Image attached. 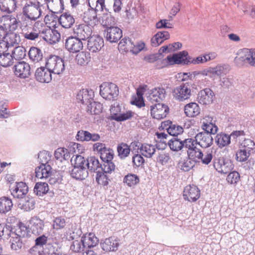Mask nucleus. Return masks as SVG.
Instances as JSON below:
<instances>
[{
    "mask_svg": "<svg viewBox=\"0 0 255 255\" xmlns=\"http://www.w3.org/2000/svg\"><path fill=\"white\" fill-rule=\"evenodd\" d=\"M29 233L28 228L22 223L13 228L5 225L2 230L0 239L2 237L3 239H9L11 249L16 251L20 249L25 244Z\"/></svg>",
    "mask_w": 255,
    "mask_h": 255,
    "instance_id": "obj_1",
    "label": "nucleus"
},
{
    "mask_svg": "<svg viewBox=\"0 0 255 255\" xmlns=\"http://www.w3.org/2000/svg\"><path fill=\"white\" fill-rule=\"evenodd\" d=\"M45 66L53 74L60 75L65 70L63 60L59 56L51 55L46 59Z\"/></svg>",
    "mask_w": 255,
    "mask_h": 255,
    "instance_id": "obj_2",
    "label": "nucleus"
},
{
    "mask_svg": "<svg viewBox=\"0 0 255 255\" xmlns=\"http://www.w3.org/2000/svg\"><path fill=\"white\" fill-rule=\"evenodd\" d=\"M192 86L191 82H186L175 87L173 91V96L175 100L183 102L190 98L191 95V88Z\"/></svg>",
    "mask_w": 255,
    "mask_h": 255,
    "instance_id": "obj_3",
    "label": "nucleus"
},
{
    "mask_svg": "<svg viewBox=\"0 0 255 255\" xmlns=\"http://www.w3.org/2000/svg\"><path fill=\"white\" fill-rule=\"evenodd\" d=\"M100 94L106 100H115L119 95V88L113 83H103L100 86Z\"/></svg>",
    "mask_w": 255,
    "mask_h": 255,
    "instance_id": "obj_4",
    "label": "nucleus"
},
{
    "mask_svg": "<svg viewBox=\"0 0 255 255\" xmlns=\"http://www.w3.org/2000/svg\"><path fill=\"white\" fill-rule=\"evenodd\" d=\"M39 4L38 2L36 3L32 2L27 3L23 8V15L32 20H36L42 13Z\"/></svg>",
    "mask_w": 255,
    "mask_h": 255,
    "instance_id": "obj_5",
    "label": "nucleus"
},
{
    "mask_svg": "<svg viewBox=\"0 0 255 255\" xmlns=\"http://www.w3.org/2000/svg\"><path fill=\"white\" fill-rule=\"evenodd\" d=\"M104 36L107 41L116 43L122 37V30L117 26L107 27L104 30Z\"/></svg>",
    "mask_w": 255,
    "mask_h": 255,
    "instance_id": "obj_6",
    "label": "nucleus"
},
{
    "mask_svg": "<svg viewBox=\"0 0 255 255\" xmlns=\"http://www.w3.org/2000/svg\"><path fill=\"white\" fill-rule=\"evenodd\" d=\"M81 232V231H79V234L78 233L75 234V232H73L70 233L68 237L69 240H73L71 244L70 249L72 252L75 253H83L86 250L82 238H81L80 240H77V239L79 238Z\"/></svg>",
    "mask_w": 255,
    "mask_h": 255,
    "instance_id": "obj_7",
    "label": "nucleus"
},
{
    "mask_svg": "<svg viewBox=\"0 0 255 255\" xmlns=\"http://www.w3.org/2000/svg\"><path fill=\"white\" fill-rule=\"evenodd\" d=\"M14 69L15 75L21 79L28 78L31 75L29 64L23 61L17 62L14 66Z\"/></svg>",
    "mask_w": 255,
    "mask_h": 255,
    "instance_id": "obj_8",
    "label": "nucleus"
},
{
    "mask_svg": "<svg viewBox=\"0 0 255 255\" xmlns=\"http://www.w3.org/2000/svg\"><path fill=\"white\" fill-rule=\"evenodd\" d=\"M214 167L218 172L227 174L233 169V164L231 160L222 157L214 162Z\"/></svg>",
    "mask_w": 255,
    "mask_h": 255,
    "instance_id": "obj_9",
    "label": "nucleus"
},
{
    "mask_svg": "<svg viewBox=\"0 0 255 255\" xmlns=\"http://www.w3.org/2000/svg\"><path fill=\"white\" fill-rule=\"evenodd\" d=\"M169 112L167 106L158 103L150 106L151 116L154 119L160 120L165 118Z\"/></svg>",
    "mask_w": 255,
    "mask_h": 255,
    "instance_id": "obj_10",
    "label": "nucleus"
},
{
    "mask_svg": "<svg viewBox=\"0 0 255 255\" xmlns=\"http://www.w3.org/2000/svg\"><path fill=\"white\" fill-rule=\"evenodd\" d=\"M166 95V90L163 87H155L148 91L147 100L151 103H159L163 101Z\"/></svg>",
    "mask_w": 255,
    "mask_h": 255,
    "instance_id": "obj_11",
    "label": "nucleus"
},
{
    "mask_svg": "<svg viewBox=\"0 0 255 255\" xmlns=\"http://www.w3.org/2000/svg\"><path fill=\"white\" fill-rule=\"evenodd\" d=\"M239 57L236 59L246 62L252 66L255 67V49L244 48L240 52Z\"/></svg>",
    "mask_w": 255,
    "mask_h": 255,
    "instance_id": "obj_12",
    "label": "nucleus"
},
{
    "mask_svg": "<svg viewBox=\"0 0 255 255\" xmlns=\"http://www.w3.org/2000/svg\"><path fill=\"white\" fill-rule=\"evenodd\" d=\"M41 33L43 34V39L50 44L56 43L60 39V33L57 30L52 29L50 27L43 29Z\"/></svg>",
    "mask_w": 255,
    "mask_h": 255,
    "instance_id": "obj_13",
    "label": "nucleus"
},
{
    "mask_svg": "<svg viewBox=\"0 0 255 255\" xmlns=\"http://www.w3.org/2000/svg\"><path fill=\"white\" fill-rule=\"evenodd\" d=\"M65 46L66 49L70 52L77 53L82 49L83 47V42L75 36H70L65 41Z\"/></svg>",
    "mask_w": 255,
    "mask_h": 255,
    "instance_id": "obj_14",
    "label": "nucleus"
},
{
    "mask_svg": "<svg viewBox=\"0 0 255 255\" xmlns=\"http://www.w3.org/2000/svg\"><path fill=\"white\" fill-rule=\"evenodd\" d=\"M92 33L91 27L88 25L81 24L74 29L75 36L79 40L86 41L89 39Z\"/></svg>",
    "mask_w": 255,
    "mask_h": 255,
    "instance_id": "obj_15",
    "label": "nucleus"
},
{
    "mask_svg": "<svg viewBox=\"0 0 255 255\" xmlns=\"http://www.w3.org/2000/svg\"><path fill=\"white\" fill-rule=\"evenodd\" d=\"M200 196V191L196 186L190 185L184 188L183 191L184 199L190 202H195L199 198Z\"/></svg>",
    "mask_w": 255,
    "mask_h": 255,
    "instance_id": "obj_16",
    "label": "nucleus"
},
{
    "mask_svg": "<svg viewBox=\"0 0 255 255\" xmlns=\"http://www.w3.org/2000/svg\"><path fill=\"white\" fill-rule=\"evenodd\" d=\"M214 96V93L211 89L205 88L198 93L197 99L200 104L209 105L213 102Z\"/></svg>",
    "mask_w": 255,
    "mask_h": 255,
    "instance_id": "obj_17",
    "label": "nucleus"
},
{
    "mask_svg": "<svg viewBox=\"0 0 255 255\" xmlns=\"http://www.w3.org/2000/svg\"><path fill=\"white\" fill-rule=\"evenodd\" d=\"M195 140L197 144L203 148L210 147L213 143V138L209 132H200L196 134Z\"/></svg>",
    "mask_w": 255,
    "mask_h": 255,
    "instance_id": "obj_18",
    "label": "nucleus"
},
{
    "mask_svg": "<svg viewBox=\"0 0 255 255\" xmlns=\"http://www.w3.org/2000/svg\"><path fill=\"white\" fill-rule=\"evenodd\" d=\"M100 138L99 134L94 133H91L89 131L83 129L78 131L76 135V139L79 141H98Z\"/></svg>",
    "mask_w": 255,
    "mask_h": 255,
    "instance_id": "obj_19",
    "label": "nucleus"
},
{
    "mask_svg": "<svg viewBox=\"0 0 255 255\" xmlns=\"http://www.w3.org/2000/svg\"><path fill=\"white\" fill-rule=\"evenodd\" d=\"M36 79L41 83H49L52 80V73L46 67L38 68L35 73Z\"/></svg>",
    "mask_w": 255,
    "mask_h": 255,
    "instance_id": "obj_20",
    "label": "nucleus"
},
{
    "mask_svg": "<svg viewBox=\"0 0 255 255\" xmlns=\"http://www.w3.org/2000/svg\"><path fill=\"white\" fill-rule=\"evenodd\" d=\"M94 93L91 89H83L80 90L77 95V100L83 105L87 106L93 101Z\"/></svg>",
    "mask_w": 255,
    "mask_h": 255,
    "instance_id": "obj_21",
    "label": "nucleus"
},
{
    "mask_svg": "<svg viewBox=\"0 0 255 255\" xmlns=\"http://www.w3.org/2000/svg\"><path fill=\"white\" fill-rule=\"evenodd\" d=\"M100 15L101 13H97L93 8H89L84 13L83 20L88 25L93 26L99 22Z\"/></svg>",
    "mask_w": 255,
    "mask_h": 255,
    "instance_id": "obj_22",
    "label": "nucleus"
},
{
    "mask_svg": "<svg viewBox=\"0 0 255 255\" xmlns=\"http://www.w3.org/2000/svg\"><path fill=\"white\" fill-rule=\"evenodd\" d=\"M104 45V40L100 36L91 37L88 40V48L92 52L99 51Z\"/></svg>",
    "mask_w": 255,
    "mask_h": 255,
    "instance_id": "obj_23",
    "label": "nucleus"
},
{
    "mask_svg": "<svg viewBox=\"0 0 255 255\" xmlns=\"http://www.w3.org/2000/svg\"><path fill=\"white\" fill-rule=\"evenodd\" d=\"M28 191V188L25 183L20 182L16 183L15 186L11 189V195L14 198H23Z\"/></svg>",
    "mask_w": 255,
    "mask_h": 255,
    "instance_id": "obj_24",
    "label": "nucleus"
},
{
    "mask_svg": "<svg viewBox=\"0 0 255 255\" xmlns=\"http://www.w3.org/2000/svg\"><path fill=\"white\" fill-rule=\"evenodd\" d=\"M101 246L102 249L105 252H115L118 250L119 243L114 237H110L104 241H102Z\"/></svg>",
    "mask_w": 255,
    "mask_h": 255,
    "instance_id": "obj_25",
    "label": "nucleus"
},
{
    "mask_svg": "<svg viewBox=\"0 0 255 255\" xmlns=\"http://www.w3.org/2000/svg\"><path fill=\"white\" fill-rule=\"evenodd\" d=\"M0 23L3 25L4 28L9 29V30H14L17 27L16 19L11 15H2L1 17Z\"/></svg>",
    "mask_w": 255,
    "mask_h": 255,
    "instance_id": "obj_26",
    "label": "nucleus"
},
{
    "mask_svg": "<svg viewBox=\"0 0 255 255\" xmlns=\"http://www.w3.org/2000/svg\"><path fill=\"white\" fill-rule=\"evenodd\" d=\"M51 169L52 168L49 164H41L35 168V176L40 179L47 178L51 175Z\"/></svg>",
    "mask_w": 255,
    "mask_h": 255,
    "instance_id": "obj_27",
    "label": "nucleus"
},
{
    "mask_svg": "<svg viewBox=\"0 0 255 255\" xmlns=\"http://www.w3.org/2000/svg\"><path fill=\"white\" fill-rule=\"evenodd\" d=\"M99 18L101 24L105 28L114 26L116 24L115 17L112 15L111 12L108 9H106L104 13H101Z\"/></svg>",
    "mask_w": 255,
    "mask_h": 255,
    "instance_id": "obj_28",
    "label": "nucleus"
},
{
    "mask_svg": "<svg viewBox=\"0 0 255 255\" xmlns=\"http://www.w3.org/2000/svg\"><path fill=\"white\" fill-rule=\"evenodd\" d=\"M17 2V0H0V10L11 13L15 10Z\"/></svg>",
    "mask_w": 255,
    "mask_h": 255,
    "instance_id": "obj_29",
    "label": "nucleus"
},
{
    "mask_svg": "<svg viewBox=\"0 0 255 255\" xmlns=\"http://www.w3.org/2000/svg\"><path fill=\"white\" fill-rule=\"evenodd\" d=\"M3 41L6 44V48H8L10 47L16 46L20 41V38L18 34L10 32L6 34Z\"/></svg>",
    "mask_w": 255,
    "mask_h": 255,
    "instance_id": "obj_30",
    "label": "nucleus"
},
{
    "mask_svg": "<svg viewBox=\"0 0 255 255\" xmlns=\"http://www.w3.org/2000/svg\"><path fill=\"white\" fill-rule=\"evenodd\" d=\"M35 202L34 199L29 196L25 197L24 199L21 198L18 203L19 208L24 211H29L34 208Z\"/></svg>",
    "mask_w": 255,
    "mask_h": 255,
    "instance_id": "obj_31",
    "label": "nucleus"
},
{
    "mask_svg": "<svg viewBox=\"0 0 255 255\" xmlns=\"http://www.w3.org/2000/svg\"><path fill=\"white\" fill-rule=\"evenodd\" d=\"M71 177L76 180H83L88 176V171L85 168H81L73 165V168L69 170Z\"/></svg>",
    "mask_w": 255,
    "mask_h": 255,
    "instance_id": "obj_32",
    "label": "nucleus"
},
{
    "mask_svg": "<svg viewBox=\"0 0 255 255\" xmlns=\"http://www.w3.org/2000/svg\"><path fill=\"white\" fill-rule=\"evenodd\" d=\"M83 242L86 250L96 246L99 242L98 239L93 233L85 234L82 237Z\"/></svg>",
    "mask_w": 255,
    "mask_h": 255,
    "instance_id": "obj_33",
    "label": "nucleus"
},
{
    "mask_svg": "<svg viewBox=\"0 0 255 255\" xmlns=\"http://www.w3.org/2000/svg\"><path fill=\"white\" fill-rule=\"evenodd\" d=\"M59 22L63 27L69 28L73 25L75 20L70 13L65 12L60 15Z\"/></svg>",
    "mask_w": 255,
    "mask_h": 255,
    "instance_id": "obj_34",
    "label": "nucleus"
},
{
    "mask_svg": "<svg viewBox=\"0 0 255 255\" xmlns=\"http://www.w3.org/2000/svg\"><path fill=\"white\" fill-rule=\"evenodd\" d=\"M170 37L168 31H163L157 32L151 39L152 46L156 47Z\"/></svg>",
    "mask_w": 255,
    "mask_h": 255,
    "instance_id": "obj_35",
    "label": "nucleus"
},
{
    "mask_svg": "<svg viewBox=\"0 0 255 255\" xmlns=\"http://www.w3.org/2000/svg\"><path fill=\"white\" fill-rule=\"evenodd\" d=\"M230 67L227 64L219 65L215 67H209L207 72L210 74L221 76L226 75L230 71Z\"/></svg>",
    "mask_w": 255,
    "mask_h": 255,
    "instance_id": "obj_36",
    "label": "nucleus"
},
{
    "mask_svg": "<svg viewBox=\"0 0 255 255\" xmlns=\"http://www.w3.org/2000/svg\"><path fill=\"white\" fill-rule=\"evenodd\" d=\"M200 108L196 103H190L187 104L184 107L185 115L188 117H194L199 114Z\"/></svg>",
    "mask_w": 255,
    "mask_h": 255,
    "instance_id": "obj_37",
    "label": "nucleus"
},
{
    "mask_svg": "<svg viewBox=\"0 0 255 255\" xmlns=\"http://www.w3.org/2000/svg\"><path fill=\"white\" fill-rule=\"evenodd\" d=\"M13 203L10 198L6 197L0 198V213L6 214L11 210Z\"/></svg>",
    "mask_w": 255,
    "mask_h": 255,
    "instance_id": "obj_38",
    "label": "nucleus"
},
{
    "mask_svg": "<svg viewBox=\"0 0 255 255\" xmlns=\"http://www.w3.org/2000/svg\"><path fill=\"white\" fill-rule=\"evenodd\" d=\"M156 148L153 145L143 143L140 147V153L147 158H150L154 154Z\"/></svg>",
    "mask_w": 255,
    "mask_h": 255,
    "instance_id": "obj_39",
    "label": "nucleus"
},
{
    "mask_svg": "<svg viewBox=\"0 0 255 255\" xmlns=\"http://www.w3.org/2000/svg\"><path fill=\"white\" fill-rule=\"evenodd\" d=\"M87 170L91 172H95L100 170L101 164L99 160L95 156H91L87 158Z\"/></svg>",
    "mask_w": 255,
    "mask_h": 255,
    "instance_id": "obj_40",
    "label": "nucleus"
},
{
    "mask_svg": "<svg viewBox=\"0 0 255 255\" xmlns=\"http://www.w3.org/2000/svg\"><path fill=\"white\" fill-rule=\"evenodd\" d=\"M215 142L220 148L227 146L231 143V135L225 133L218 134L216 136Z\"/></svg>",
    "mask_w": 255,
    "mask_h": 255,
    "instance_id": "obj_41",
    "label": "nucleus"
},
{
    "mask_svg": "<svg viewBox=\"0 0 255 255\" xmlns=\"http://www.w3.org/2000/svg\"><path fill=\"white\" fill-rule=\"evenodd\" d=\"M208 119L206 120L207 122L203 121L202 125V128L205 131L204 132H209L215 134L218 130V127L212 123V118L211 117H207Z\"/></svg>",
    "mask_w": 255,
    "mask_h": 255,
    "instance_id": "obj_42",
    "label": "nucleus"
},
{
    "mask_svg": "<svg viewBox=\"0 0 255 255\" xmlns=\"http://www.w3.org/2000/svg\"><path fill=\"white\" fill-rule=\"evenodd\" d=\"M29 59L34 62H38L42 60L43 54L41 50L37 47H32L28 52Z\"/></svg>",
    "mask_w": 255,
    "mask_h": 255,
    "instance_id": "obj_43",
    "label": "nucleus"
},
{
    "mask_svg": "<svg viewBox=\"0 0 255 255\" xmlns=\"http://www.w3.org/2000/svg\"><path fill=\"white\" fill-rule=\"evenodd\" d=\"M167 144L172 151H178L183 148L182 139L178 137H172L169 139Z\"/></svg>",
    "mask_w": 255,
    "mask_h": 255,
    "instance_id": "obj_44",
    "label": "nucleus"
},
{
    "mask_svg": "<svg viewBox=\"0 0 255 255\" xmlns=\"http://www.w3.org/2000/svg\"><path fill=\"white\" fill-rule=\"evenodd\" d=\"M178 62V65H188L190 64L191 57L188 56L187 51L184 50L175 53Z\"/></svg>",
    "mask_w": 255,
    "mask_h": 255,
    "instance_id": "obj_45",
    "label": "nucleus"
},
{
    "mask_svg": "<svg viewBox=\"0 0 255 255\" xmlns=\"http://www.w3.org/2000/svg\"><path fill=\"white\" fill-rule=\"evenodd\" d=\"M49 190L48 185L45 182H37L34 187V193L37 196H43Z\"/></svg>",
    "mask_w": 255,
    "mask_h": 255,
    "instance_id": "obj_46",
    "label": "nucleus"
},
{
    "mask_svg": "<svg viewBox=\"0 0 255 255\" xmlns=\"http://www.w3.org/2000/svg\"><path fill=\"white\" fill-rule=\"evenodd\" d=\"M170 125L166 128L168 133L173 137H178V135L182 133L183 132V128L179 125L173 124L171 122Z\"/></svg>",
    "mask_w": 255,
    "mask_h": 255,
    "instance_id": "obj_47",
    "label": "nucleus"
},
{
    "mask_svg": "<svg viewBox=\"0 0 255 255\" xmlns=\"http://www.w3.org/2000/svg\"><path fill=\"white\" fill-rule=\"evenodd\" d=\"M102 105L99 102L92 101L87 106V111L92 115H98L102 111Z\"/></svg>",
    "mask_w": 255,
    "mask_h": 255,
    "instance_id": "obj_48",
    "label": "nucleus"
},
{
    "mask_svg": "<svg viewBox=\"0 0 255 255\" xmlns=\"http://www.w3.org/2000/svg\"><path fill=\"white\" fill-rule=\"evenodd\" d=\"M118 156L121 159H125L128 157L130 151L128 145L126 143L122 142L117 146Z\"/></svg>",
    "mask_w": 255,
    "mask_h": 255,
    "instance_id": "obj_49",
    "label": "nucleus"
},
{
    "mask_svg": "<svg viewBox=\"0 0 255 255\" xmlns=\"http://www.w3.org/2000/svg\"><path fill=\"white\" fill-rule=\"evenodd\" d=\"M87 158L79 155H77L75 157L73 156L71 159L72 165L83 168H85L87 170Z\"/></svg>",
    "mask_w": 255,
    "mask_h": 255,
    "instance_id": "obj_50",
    "label": "nucleus"
},
{
    "mask_svg": "<svg viewBox=\"0 0 255 255\" xmlns=\"http://www.w3.org/2000/svg\"><path fill=\"white\" fill-rule=\"evenodd\" d=\"M26 51L23 46H16L12 52V56L15 60H20L26 56Z\"/></svg>",
    "mask_w": 255,
    "mask_h": 255,
    "instance_id": "obj_51",
    "label": "nucleus"
},
{
    "mask_svg": "<svg viewBox=\"0 0 255 255\" xmlns=\"http://www.w3.org/2000/svg\"><path fill=\"white\" fill-rule=\"evenodd\" d=\"M147 88V85H140L136 90V94L138 98V101H135L133 104L139 107H141L144 106V103L143 101V95L145 92Z\"/></svg>",
    "mask_w": 255,
    "mask_h": 255,
    "instance_id": "obj_52",
    "label": "nucleus"
},
{
    "mask_svg": "<svg viewBox=\"0 0 255 255\" xmlns=\"http://www.w3.org/2000/svg\"><path fill=\"white\" fill-rule=\"evenodd\" d=\"M60 248L56 243H47L43 247V253L45 254L52 255L60 251Z\"/></svg>",
    "mask_w": 255,
    "mask_h": 255,
    "instance_id": "obj_53",
    "label": "nucleus"
},
{
    "mask_svg": "<svg viewBox=\"0 0 255 255\" xmlns=\"http://www.w3.org/2000/svg\"><path fill=\"white\" fill-rule=\"evenodd\" d=\"M139 182V179L137 175L134 174H128L125 176L123 182L127 184L129 187L135 185Z\"/></svg>",
    "mask_w": 255,
    "mask_h": 255,
    "instance_id": "obj_54",
    "label": "nucleus"
},
{
    "mask_svg": "<svg viewBox=\"0 0 255 255\" xmlns=\"http://www.w3.org/2000/svg\"><path fill=\"white\" fill-rule=\"evenodd\" d=\"M196 145H194L193 147L187 150L189 157L193 160H195L196 161L203 156L202 152L197 147Z\"/></svg>",
    "mask_w": 255,
    "mask_h": 255,
    "instance_id": "obj_55",
    "label": "nucleus"
},
{
    "mask_svg": "<svg viewBox=\"0 0 255 255\" xmlns=\"http://www.w3.org/2000/svg\"><path fill=\"white\" fill-rule=\"evenodd\" d=\"M13 58L11 54L6 53L0 55V65L6 67L13 63Z\"/></svg>",
    "mask_w": 255,
    "mask_h": 255,
    "instance_id": "obj_56",
    "label": "nucleus"
},
{
    "mask_svg": "<svg viewBox=\"0 0 255 255\" xmlns=\"http://www.w3.org/2000/svg\"><path fill=\"white\" fill-rule=\"evenodd\" d=\"M251 154V153L249 151L240 148L236 152V159L239 162H246L248 160Z\"/></svg>",
    "mask_w": 255,
    "mask_h": 255,
    "instance_id": "obj_57",
    "label": "nucleus"
},
{
    "mask_svg": "<svg viewBox=\"0 0 255 255\" xmlns=\"http://www.w3.org/2000/svg\"><path fill=\"white\" fill-rule=\"evenodd\" d=\"M105 174L100 170L96 171V180L99 184L107 186L109 184V178Z\"/></svg>",
    "mask_w": 255,
    "mask_h": 255,
    "instance_id": "obj_58",
    "label": "nucleus"
},
{
    "mask_svg": "<svg viewBox=\"0 0 255 255\" xmlns=\"http://www.w3.org/2000/svg\"><path fill=\"white\" fill-rule=\"evenodd\" d=\"M255 147V143L254 140L251 139L246 138L241 143L240 148L244 149L252 154V152L254 150Z\"/></svg>",
    "mask_w": 255,
    "mask_h": 255,
    "instance_id": "obj_59",
    "label": "nucleus"
},
{
    "mask_svg": "<svg viewBox=\"0 0 255 255\" xmlns=\"http://www.w3.org/2000/svg\"><path fill=\"white\" fill-rule=\"evenodd\" d=\"M196 161L189 157L188 159L184 160L180 162V166L181 170L184 171H188L192 169L195 164Z\"/></svg>",
    "mask_w": 255,
    "mask_h": 255,
    "instance_id": "obj_60",
    "label": "nucleus"
},
{
    "mask_svg": "<svg viewBox=\"0 0 255 255\" xmlns=\"http://www.w3.org/2000/svg\"><path fill=\"white\" fill-rule=\"evenodd\" d=\"M114 157V150L111 148L104 149L100 154V157L103 162L111 161Z\"/></svg>",
    "mask_w": 255,
    "mask_h": 255,
    "instance_id": "obj_61",
    "label": "nucleus"
},
{
    "mask_svg": "<svg viewBox=\"0 0 255 255\" xmlns=\"http://www.w3.org/2000/svg\"><path fill=\"white\" fill-rule=\"evenodd\" d=\"M132 115L133 113L131 111H128L126 113L120 114L114 113L113 119L117 122L125 121L130 119L132 117Z\"/></svg>",
    "mask_w": 255,
    "mask_h": 255,
    "instance_id": "obj_62",
    "label": "nucleus"
},
{
    "mask_svg": "<svg viewBox=\"0 0 255 255\" xmlns=\"http://www.w3.org/2000/svg\"><path fill=\"white\" fill-rule=\"evenodd\" d=\"M115 169V165L112 161L103 162V164H101L100 170L106 173H111Z\"/></svg>",
    "mask_w": 255,
    "mask_h": 255,
    "instance_id": "obj_63",
    "label": "nucleus"
},
{
    "mask_svg": "<svg viewBox=\"0 0 255 255\" xmlns=\"http://www.w3.org/2000/svg\"><path fill=\"white\" fill-rule=\"evenodd\" d=\"M44 227L43 222L39 219H35L33 221L32 230L33 233L39 234L42 233Z\"/></svg>",
    "mask_w": 255,
    "mask_h": 255,
    "instance_id": "obj_64",
    "label": "nucleus"
}]
</instances>
